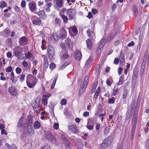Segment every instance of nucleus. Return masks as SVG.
<instances>
[{
	"instance_id": "nucleus-1",
	"label": "nucleus",
	"mask_w": 149,
	"mask_h": 149,
	"mask_svg": "<svg viewBox=\"0 0 149 149\" xmlns=\"http://www.w3.org/2000/svg\"><path fill=\"white\" fill-rule=\"evenodd\" d=\"M33 123L32 119L28 118L24 121V118L22 116L20 118L17 124V127L19 128L21 131H23L25 127L27 126V133L29 135H32L34 132V130L32 126Z\"/></svg>"
},
{
	"instance_id": "nucleus-2",
	"label": "nucleus",
	"mask_w": 149,
	"mask_h": 149,
	"mask_svg": "<svg viewBox=\"0 0 149 149\" xmlns=\"http://www.w3.org/2000/svg\"><path fill=\"white\" fill-rule=\"evenodd\" d=\"M37 79L36 77L29 74L26 77V83L27 86L30 88H33L36 85Z\"/></svg>"
},
{
	"instance_id": "nucleus-3",
	"label": "nucleus",
	"mask_w": 149,
	"mask_h": 149,
	"mask_svg": "<svg viewBox=\"0 0 149 149\" xmlns=\"http://www.w3.org/2000/svg\"><path fill=\"white\" fill-rule=\"evenodd\" d=\"M14 54L19 60L24 59L25 57L23 56L22 49L19 46L15 47L13 49Z\"/></svg>"
},
{
	"instance_id": "nucleus-4",
	"label": "nucleus",
	"mask_w": 149,
	"mask_h": 149,
	"mask_svg": "<svg viewBox=\"0 0 149 149\" xmlns=\"http://www.w3.org/2000/svg\"><path fill=\"white\" fill-rule=\"evenodd\" d=\"M54 49L51 46H49L47 49L48 56L49 60H52L54 59L55 55Z\"/></svg>"
},
{
	"instance_id": "nucleus-5",
	"label": "nucleus",
	"mask_w": 149,
	"mask_h": 149,
	"mask_svg": "<svg viewBox=\"0 0 149 149\" xmlns=\"http://www.w3.org/2000/svg\"><path fill=\"white\" fill-rule=\"evenodd\" d=\"M46 138L50 142L55 144L56 143V140L54 136L50 132H47L45 135Z\"/></svg>"
},
{
	"instance_id": "nucleus-6",
	"label": "nucleus",
	"mask_w": 149,
	"mask_h": 149,
	"mask_svg": "<svg viewBox=\"0 0 149 149\" xmlns=\"http://www.w3.org/2000/svg\"><path fill=\"white\" fill-rule=\"evenodd\" d=\"M105 43V40L104 39H102L99 42L98 47L97 50V54L99 55L102 52L103 47Z\"/></svg>"
},
{
	"instance_id": "nucleus-7",
	"label": "nucleus",
	"mask_w": 149,
	"mask_h": 149,
	"mask_svg": "<svg viewBox=\"0 0 149 149\" xmlns=\"http://www.w3.org/2000/svg\"><path fill=\"white\" fill-rule=\"evenodd\" d=\"M51 96V95L49 93L43 95L42 100V104L45 106H47L48 103V100Z\"/></svg>"
},
{
	"instance_id": "nucleus-8",
	"label": "nucleus",
	"mask_w": 149,
	"mask_h": 149,
	"mask_svg": "<svg viewBox=\"0 0 149 149\" xmlns=\"http://www.w3.org/2000/svg\"><path fill=\"white\" fill-rule=\"evenodd\" d=\"M137 117L136 116L135 118L132 119V121L133 123V125L131 133V134L132 135H134V134L137 124Z\"/></svg>"
},
{
	"instance_id": "nucleus-9",
	"label": "nucleus",
	"mask_w": 149,
	"mask_h": 149,
	"mask_svg": "<svg viewBox=\"0 0 149 149\" xmlns=\"http://www.w3.org/2000/svg\"><path fill=\"white\" fill-rule=\"evenodd\" d=\"M40 98H37L35 100V102L34 103V106H33V109L35 111H36L37 110L36 108L38 109H40Z\"/></svg>"
},
{
	"instance_id": "nucleus-10",
	"label": "nucleus",
	"mask_w": 149,
	"mask_h": 149,
	"mask_svg": "<svg viewBox=\"0 0 149 149\" xmlns=\"http://www.w3.org/2000/svg\"><path fill=\"white\" fill-rule=\"evenodd\" d=\"M66 14L69 17V19L72 20L74 16L73 10L72 8L68 9L67 11Z\"/></svg>"
},
{
	"instance_id": "nucleus-11",
	"label": "nucleus",
	"mask_w": 149,
	"mask_h": 149,
	"mask_svg": "<svg viewBox=\"0 0 149 149\" xmlns=\"http://www.w3.org/2000/svg\"><path fill=\"white\" fill-rule=\"evenodd\" d=\"M27 42V40L25 36L22 37L19 40V43L21 45H26Z\"/></svg>"
},
{
	"instance_id": "nucleus-12",
	"label": "nucleus",
	"mask_w": 149,
	"mask_h": 149,
	"mask_svg": "<svg viewBox=\"0 0 149 149\" xmlns=\"http://www.w3.org/2000/svg\"><path fill=\"white\" fill-rule=\"evenodd\" d=\"M8 91L13 96H16L17 94V90L13 87H10L8 89Z\"/></svg>"
},
{
	"instance_id": "nucleus-13",
	"label": "nucleus",
	"mask_w": 149,
	"mask_h": 149,
	"mask_svg": "<svg viewBox=\"0 0 149 149\" xmlns=\"http://www.w3.org/2000/svg\"><path fill=\"white\" fill-rule=\"evenodd\" d=\"M68 130L73 133L77 134L78 132V129L76 126L74 125L68 126Z\"/></svg>"
},
{
	"instance_id": "nucleus-14",
	"label": "nucleus",
	"mask_w": 149,
	"mask_h": 149,
	"mask_svg": "<svg viewBox=\"0 0 149 149\" xmlns=\"http://www.w3.org/2000/svg\"><path fill=\"white\" fill-rule=\"evenodd\" d=\"M29 6L30 10L31 12L35 11L37 9L36 4L35 3L31 2L29 3Z\"/></svg>"
},
{
	"instance_id": "nucleus-15",
	"label": "nucleus",
	"mask_w": 149,
	"mask_h": 149,
	"mask_svg": "<svg viewBox=\"0 0 149 149\" xmlns=\"http://www.w3.org/2000/svg\"><path fill=\"white\" fill-rule=\"evenodd\" d=\"M42 56L44 57L43 59V69H46L48 67L49 63L48 61L47 58L45 56L42 55Z\"/></svg>"
},
{
	"instance_id": "nucleus-16",
	"label": "nucleus",
	"mask_w": 149,
	"mask_h": 149,
	"mask_svg": "<svg viewBox=\"0 0 149 149\" xmlns=\"http://www.w3.org/2000/svg\"><path fill=\"white\" fill-rule=\"evenodd\" d=\"M93 63V60L91 58L89 57L86 61L85 65L87 68H89Z\"/></svg>"
},
{
	"instance_id": "nucleus-17",
	"label": "nucleus",
	"mask_w": 149,
	"mask_h": 149,
	"mask_svg": "<svg viewBox=\"0 0 149 149\" xmlns=\"http://www.w3.org/2000/svg\"><path fill=\"white\" fill-rule=\"evenodd\" d=\"M74 56V58L78 60H80L82 57L81 54L79 50L75 51Z\"/></svg>"
},
{
	"instance_id": "nucleus-18",
	"label": "nucleus",
	"mask_w": 149,
	"mask_h": 149,
	"mask_svg": "<svg viewBox=\"0 0 149 149\" xmlns=\"http://www.w3.org/2000/svg\"><path fill=\"white\" fill-rule=\"evenodd\" d=\"M65 42L70 49L71 50L73 48L72 43L71 40L68 38H67L65 40Z\"/></svg>"
},
{
	"instance_id": "nucleus-19",
	"label": "nucleus",
	"mask_w": 149,
	"mask_h": 149,
	"mask_svg": "<svg viewBox=\"0 0 149 149\" xmlns=\"http://www.w3.org/2000/svg\"><path fill=\"white\" fill-rule=\"evenodd\" d=\"M87 48L89 50H91L92 48L93 44L91 39H88L86 41Z\"/></svg>"
},
{
	"instance_id": "nucleus-20",
	"label": "nucleus",
	"mask_w": 149,
	"mask_h": 149,
	"mask_svg": "<svg viewBox=\"0 0 149 149\" xmlns=\"http://www.w3.org/2000/svg\"><path fill=\"white\" fill-rule=\"evenodd\" d=\"M38 14L39 17L42 19H45L47 17L46 15L45 14V11L43 10L39 11Z\"/></svg>"
},
{
	"instance_id": "nucleus-21",
	"label": "nucleus",
	"mask_w": 149,
	"mask_h": 149,
	"mask_svg": "<svg viewBox=\"0 0 149 149\" xmlns=\"http://www.w3.org/2000/svg\"><path fill=\"white\" fill-rule=\"evenodd\" d=\"M61 20L58 18H56L54 21V23L56 26H60L61 25Z\"/></svg>"
},
{
	"instance_id": "nucleus-22",
	"label": "nucleus",
	"mask_w": 149,
	"mask_h": 149,
	"mask_svg": "<svg viewBox=\"0 0 149 149\" xmlns=\"http://www.w3.org/2000/svg\"><path fill=\"white\" fill-rule=\"evenodd\" d=\"M55 3L58 7L61 8L63 6V3L62 0H54Z\"/></svg>"
},
{
	"instance_id": "nucleus-23",
	"label": "nucleus",
	"mask_w": 149,
	"mask_h": 149,
	"mask_svg": "<svg viewBox=\"0 0 149 149\" xmlns=\"http://www.w3.org/2000/svg\"><path fill=\"white\" fill-rule=\"evenodd\" d=\"M32 23L34 25H40L41 23V20L40 18H38L37 19L33 20Z\"/></svg>"
},
{
	"instance_id": "nucleus-24",
	"label": "nucleus",
	"mask_w": 149,
	"mask_h": 149,
	"mask_svg": "<svg viewBox=\"0 0 149 149\" xmlns=\"http://www.w3.org/2000/svg\"><path fill=\"white\" fill-rule=\"evenodd\" d=\"M100 92V87H99L94 93V98L95 99H96L97 98Z\"/></svg>"
},
{
	"instance_id": "nucleus-25",
	"label": "nucleus",
	"mask_w": 149,
	"mask_h": 149,
	"mask_svg": "<svg viewBox=\"0 0 149 149\" xmlns=\"http://www.w3.org/2000/svg\"><path fill=\"white\" fill-rule=\"evenodd\" d=\"M33 126L35 129H39L41 127L40 123L38 121H36L34 123Z\"/></svg>"
},
{
	"instance_id": "nucleus-26",
	"label": "nucleus",
	"mask_w": 149,
	"mask_h": 149,
	"mask_svg": "<svg viewBox=\"0 0 149 149\" xmlns=\"http://www.w3.org/2000/svg\"><path fill=\"white\" fill-rule=\"evenodd\" d=\"M64 143L65 145V147L66 149H70V142L67 139H65Z\"/></svg>"
},
{
	"instance_id": "nucleus-27",
	"label": "nucleus",
	"mask_w": 149,
	"mask_h": 149,
	"mask_svg": "<svg viewBox=\"0 0 149 149\" xmlns=\"http://www.w3.org/2000/svg\"><path fill=\"white\" fill-rule=\"evenodd\" d=\"M71 63V61L69 60L67 61L65 63L61 65L60 68V69L61 70L63 69L66 66Z\"/></svg>"
},
{
	"instance_id": "nucleus-28",
	"label": "nucleus",
	"mask_w": 149,
	"mask_h": 149,
	"mask_svg": "<svg viewBox=\"0 0 149 149\" xmlns=\"http://www.w3.org/2000/svg\"><path fill=\"white\" fill-rule=\"evenodd\" d=\"M87 33L88 36L89 38L92 37L94 35L93 33L91 31L90 29H88L87 31Z\"/></svg>"
},
{
	"instance_id": "nucleus-29",
	"label": "nucleus",
	"mask_w": 149,
	"mask_h": 149,
	"mask_svg": "<svg viewBox=\"0 0 149 149\" xmlns=\"http://www.w3.org/2000/svg\"><path fill=\"white\" fill-rule=\"evenodd\" d=\"M124 80V77L123 75H122L119 79V81L118 82V85H122Z\"/></svg>"
},
{
	"instance_id": "nucleus-30",
	"label": "nucleus",
	"mask_w": 149,
	"mask_h": 149,
	"mask_svg": "<svg viewBox=\"0 0 149 149\" xmlns=\"http://www.w3.org/2000/svg\"><path fill=\"white\" fill-rule=\"evenodd\" d=\"M68 55L67 52H65L63 54L61 57V60H64L68 58Z\"/></svg>"
},
{
	"instance_id": "nucleus-31",
	"label": "nucleus",
	"mask_w": 149,
	"mask_h": 149,
	"mask_svg": "<svg viewBox=\"0 0 149 149\" xmlns=\"http://www.w3.org/2000/svg\"><path fill=\"white\" fill-rule=\"evenodd\" d=\"M97 84L96 83L94 82L92 84L91 86V92L93 93L95 92L97 87Z\"/></svg>"
},
{
	"instance_id": "nucleus-32",
	"label": "nucleus",
	"mask_w": 149,
	"mask_h": 149,
	"mask_svg": "<svg viewBox=\"0 0 149 149\" xmlns=\"http://www.w3.org/2000/svg\"><path fill=\"white\" fill-rule=\"evenodd\" d=\"M60 16L63 19L64 24H66L68 23V19L66 16L64 15H62V16Z\"/></svg>"
},
{
	"instance_id": "nucleus-33",
	"label": "nucleus",
	"mask_w": 149,
	"mask_h": 149,
	"mask_svg": "<svg viewBox=\"0 0 149 149\" xmlns=\"http://www.w3.org/2000/svg\"><path fill=\"white\" fill-rule=\"evenodd\" d=\"M25 58L26 59H29L30 58L31 56H32V54L30 53V52H28L27 53H25Z\"/></svg>"
},
{
	"instance_id": "nucleus-34",
	"label": "nucleus",
	"mask_w": 149,
	"mask_h": 149,
	"mask_svg": "<svg viewBox=\"0 0 149 149\" xmlns=\"http://www.w3.org/2000/svg\"><path fill=\"white\" fill-rule=\"evenodd\" d=\"M4 122L3 120H0V129L2 130L4 129L5 128V125H4Z\"/></svg>"
},
{
	"instance_id": "nucleus-35",
	"label": "nucleus",
	"mask_w": 149,
	"mask_h": 149,
	"mask_svg": "<svg viewBox=\"0 0 149 149\" xmlns=\"http://www.w3.org/2000/svg\"><path fill=\"white\" fill-rule=\"evenodd\" d=\"M132 10L135 15H137L138 14V11L136 7L135 6H134L132 7Z\"/></svg>"
},
{
	"instance_id": "nucleus-36",
	"label": "nucleus",
	"mask_w": 149,
	"mask_h": 149,
	"mask_svg": "<svg viewBox=\"0 0 149 149\" xmlns=\"http://www.w3.org/2000/svg\"><path fill=\"white\" fill-rule=\"evenodd\" d=\"M120 61H125L124 54L122 51L120 52V53L119 56Z\"/></svg>"
},
{
	"instance_id": "nucleus-37",
	"label": "nucleus",
	"mask_w": 149,
	"mask_h": 149,
	"mask_svg": "<svg viewBox=\"0 0 149 149\" xmlns=\"http://www.w3.org/2000/svg\"><path fill=\"white\" fill-rule=\"evenodd\" d=\"M88 76H86L84 81L83 84L87 86L88 82Z\"/></svg>"
},
{
	"instance_id": "nucleus-38",
	"label": "nucleus",
	"mask_w": 149,
	"mask_h": 149,
	"mask_svg": "<svg viewBox=\"0 0 149 149\" xmlns=\"http://www.w3.org/2000/svg\"><path fill=\"white\" fill-rule=\"evenodd\" d=\"M115 101V99L114 97H112L110 98L108 100V103L109 104H112L114 103Z\"/></svg>"
},
{
	"instance_id": "nucleus-39",
	"label": "nucleus",
	"mask_w": 149,
	"mask_h": 149,
	"mask_svg": "<svg viewBox=\"0 0 149 149\" xmlns=\"http://www.w3.org/2000/svg\"><path fill=\"white\" fill-rule=\"evenodd\" d=\"M107 144L106 143H104L103 141V143L101 144L100 147V149H104L105 147H107Z\"/></svg>"
},
{
	"instance_id": "nucleus-40",
	"label": "nucleus",
	"mask_w": 149,
	"mask_h": 149,
	"mask_svg": "<svg viewBox=\"0 0 149 149\" xmlns=\"http://www.w3.org/2000/svg\"><path fill=\"white\" fill-rule=\"evenodd\" d=\"M128 92L127 90H125L124 91L123 93V99H126L128 95Z\"/></svg>"
},
{
	"instance_id": "nucleus-41",
	"label": "nucleus",
	"mask_w": 149,
	"mask_h": 149,
	"mask_svg": "<svg viewBox=\"0 0 149 149\" xmlns=\"http://www.w3.org/2000/svg\"><path fill=\"white\" fill-rule=\"evenodd\" d=\"M66 11V9L65 8H63L60 10L59 15L60 16L62 15H64L65 12Z\"/></svg>"
},
{
	"instance_id": "nucleus-42",
	"label": "nucleus",
	"mask_w": 149,
	"mask_h": 149,
	"mask_svg": "<svg viewBox=\"0 0 149 149\" xmlns=\"http://www.w3.org/2000/svg\"><path fill=\"white\" fill-rule=\"evenodd\" d=\"M119 91V89L118 88L113 90L112 92V95L113 96H115L117 95L118 92Z\"/></svg>"
},
{
	"instance_id": "nucleus-43",
	"label": "nucleus",
	"mask_w": 149,
	"mask_h": 149,
	"mask_svg": "<svg viewBox=\"0 0 149 149\" xmlns=\"http://www.w3.org/2000/svg\"><path fill=\"white\" fill-rule=\"evenodd\" d=\"M56 65L54 63H51L49 65L50 69L51 70H53L56 68Z\"/></svg>"
},
{
	"instance_id": "nucleus-44",
	"label": "nucleus",
	"mask_w": 149,
	"mask_h": 149,
	"mask_svg": "<svg viewBox=\"0 0 149 149\" xmlns=\"http://www.w3.org/2000/svg\"><path fill=\"white\" fill-rule=\"evenodd\" d=\"M106 83L108 86H110L112 83V80H110L109 79H107L106 80Z\"/></svg>"
},
{
	"instance_id": "nucleus-45",
	"label": "nucleus",
	"mask_w": 149,
	"mask_h": 149,
	"mask_svg": "<svg viewBox=\"0 0 149 149\" xmlns=\"http://www.w3.org/2000/svg\"><path fill=\"white\" fill-rule=\"evenodd\" d=\"M16 73L18 74H20L22 71V69L19 67H17L15 69Z\"/></svg>"
},
{
	"instance_id": "nucleus-46",
	"label": "nucleus",
	"mask_w": 149,
	"mask_h": 149,
	"mask_svg": "<svg viewBox=\"0 0 149 149\" xmlns=\"http://www.w3.org/2000/svg\"><path fill=\"white\" fill-rule=\"evenodd\" d=\"M6 4L4 1H2L1 2L0 7L1 8H3L6 6Z\"/></svg>"
},
{
	"instance_id": "nucleus-47",
	"label": "nucleus",
	"mask_w": 149,
	"mask_h": 149,
	"mask_svg": "<svg viewBox=\"0 0 149 149\" xmlns=\"http://www.w3.org/2000/svg\"><path fill=\"white\" fill-rule=\"evenodd\" d=\"M61 104L62 105H65L67 104V100L65 99H62L60 102Z\"/></svg>"
},
{
	"instance_id": "nucleus-48",
	"label": "nucleus",
	"mask_w": 149,
	"mask_h": 149,
	"mask_svg": "<svg viewBox=\"0 0 149 149\" xmlns=\"http://www.w3.org/2000/svg\"><path fill=\"white\" fill-rule=\"evenodd\" d=\"M25 77V74H24L22 73L20 75V77L19 78V79L21 82H22L23 81Z\"/></svg>"
},
{
	"instance_id": "nucleus-49",
	"label": "nucleus",
	"mask_w": 149,
	"mask_h": 149,
	"mask_svg": "<svg viewBox=\"0 0 149 149\" xmlns=\"http://www.w3.org/2000/svg\"><path fill=\"white\" fill-rule=\"evenodd\" d=\"M12 70V66H10L7 68L6 70V71L7 72H10Z\"/></svg>"
},
{
	"instance_id": "nucleus-50",
	"label": "nucleus",
	"mask_w": 149,
	"mask_h": 149,
	"mask_svg": "<svg viewBox=\"0 0 149 149\" xmlns=\"http://www.w3.org/2000/svg\"><path fill=\"white\" fill-rule=\"evenodd\" d=\"M22 64L24 67L26 68L28 66L29 64L27 62L24 60L22 62Z\"/></svg>"
},
{
	"instance_id": "nucleus-51",
	"label": "nucleus",
	"mask_w": 149,
	"mask_h": 149,
	"mask_svg": "<svg viewBox=\"0 0 149 149\" xmlns=\"http://www.w3.org/2000/svg\"><path fill=\"white\" fill-rule=\"evenodd\" d=\"M86 127L87 128L88 130H92L93 129V127H94L93 126V125H88V124L86 125Z\"/></svg>"
},
{
	"instance_id": "nucleus-52",
	"label": "nucleus",
	"mask_w": 149,
	"mask_h": 149,
	"mask_svg": "<svg viewBox=\"0 0 149 149\" xmlns=\"http://www.w3.org/2000/svg\"><path fill=\"white\" fill-rule=\"evenodd\" d=\"M116 34L115 33H114V34H112V33H111L109 34L108 37V38L109 39V38L110 39H112L116 35Z\"/></svg>"
},
{
	"instance_id": "nucleus-53",
	"label": "nucleus",
	"mask_w": 149,
	"mask_h": 149,
	"mask_svg": "<svg viewBox=\"0 0 149 149\" xmlns=\"http://www.w3.org/2000/svg\"><path fill=\"white\" fill-rule=\"evenodd\" d=\"M110 131V129L108 127H106L104 129V133L107 134Z\"/></svg>"
},
{
	"instance_id": "nucleus-54",
	"label": "nucleus",
	"mask_w": 149,
	"mask_h": 149,
	"mask_svg": "<svg viewBox=\"0 0 149 149\" xmlns=\"http://www.w3.org/2000/svg\"><path fill=\"white\" fill-rule=\"evenodd\" d=\"M119 62V59L117 58H115L114 60V63L116 65H118Z\"/></svg>"
},
{
	"instance_id": "nucleus-55",
	"label": "nucleus",
	"mask_w": 149,
	"mask_h": 149,
	"mask_svg": "<svg viewBox=\"0 0 149 149\" xmlns=\"http://www.w3.org/2000/svg\"><path fill=\"white\" fill-rule=\"evenodd\" d=\"M26 5V3L25 2V1L24 0H22V1L21 3V6L23 8H24Z\"/></svg>"
},
{
	"instance_id": "nucleus-56",
	"label": "nucleus",
	"mask_w": 149,
	"mask_h": 149,
	"mask_svg": "<svg viewBox=\"0 0 149 149\" xmlns=\"http://www.w3.org/2000/svg\"><path fill=\"white\" fill-rule=\"evenodd\" d=\"M135 103L136 101L133 100L131 104V106H132V109L134 108Z\"/></svg>"
},
{
	"instance_id": "nucleus-57",
	"label": "nucleus",
	"mask_w": 149,
	"mask_h": 149,
	"mask_svg": "<svg viewBox=\"0 0 149 149\" xmlns=\"http://www.w3.org/2000/svg\"><path fill=\"white\" fill-rule=\"evenodd\" d=\"M84 91L82 90L81 89H79L78 92V95L79 96H81V95H82L83 93L84 92Z\"/></svg>"
},
{
	"instance_id": "nucleus-58",
	"label": "nucleus",
	"mask_w": 149,
	"mask_h": 149,
	"mask_svg": "<svg viewBox=\"0 0 149 149\" xmlns=\"http://www.w3.org/2000/svg\"><path fill=\"white\" fill-rule=\"evenodd\" d=\"M59 127V125L58 123H55L53 125L54 128L56 130Z\"/></svg>"
},
{
	"instance_id": "nucleus-59",
	"label": "nucleus",
	"mask_w": 149,
	"mask_h": 149,
	"mask_svg": "<svg viewBox=\"0 0 149 149\" xmlns=\"http://www.w3.org/2000/svg\"><path fill=\"white\" fill-rule=\"evenodd\" d=\"M93 17V15L91 12H89L88 13V15L87 16V17H88L89 19H90L92 18Z\"/></svg>"
},
{
	"instance_id": "nucleus-60",
	"label": "nucleus",
	"mask_w": 149,
	"mask_h": 149,
	"mask_svg": "<svg viewBox=\"0 0 149 149\" xmlns=\"http://www.w3.org/2000/svg\"><path fill=\"white\" fill-rule=\"evenodd\" d=\"M145 146L147 148H149V139H147L146 141Z\"/></svg>"
},
{
	"instance_id": "nucleus-61",
	"label": "nucleus",
	"mask_w": 149,
	"mask_h": 149,
	"mask_svg": "<svg viewBox=\"0 0 149 149\" xmlns=\"http://www.w3.org/2000/svg\"><path fill=\"white\" fill-rule=\"evenodd\" d=\"M52 6V3L50 2L47 3L45 6L44 7L50 8Z\"/></svg>"
},
{
	"instance_id": "nucleus-62",
	"label": "nucleus",
	"mask_w": 149,
	"mask_h": 149,
	"mask_svg": "<svg viewBox=\"0 0 149 149\" xmlns=\"http://www.w3.org/2000/svg\"><path fill=\"white\" fill-rule=\"evenodd\" d=\"M72 31L75 33H77L78 32L77 30L75 27H73L72 29Z\"/></svg>"
},
{
	"instance_id": "nucleus-63",
	"label": "nucleus",
	"mask_w": 149,
	"mask_h": 149,
	"mask_svg": "<svg viewBox=\"0 0 149 149\" xmlns=\"http://www.w3.org/2000/svg\"><path fill=\"white\" fill-rule=\"evenodd\" d=\"M6 55L8 57L10 58L12 57V53L10 52H8L7 53Z\"/></svg>"
},
{
	"instance_id": "nucleus-64",
	"label": "nucleus",
	"mask_w": 149,
	"mask_h": 149,
	"mask_svg": "<svg viewBox=\"0 0 149 149\" xmlns=\"http://www.w3.org/2000/svg\"><path fill=\"white\" fill-rule=\"evenodd\" d=\"M9 149H16V147L15 144H13L10 146Z\"/></svg>"
}]
</instances>
